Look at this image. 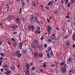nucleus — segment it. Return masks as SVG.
<instances>
[{
	"label": "nucleus",
	"instance_id": "nucleus-1",
	"mask_svg": "<svg viewBox=\"0 0 75 75\" xmlns=\"http://www.w3.org/2000/svg\"><path fill=\"white\" fill-rule=\"evenodd\" d=\"M20 52L19 50H17L16 52H14L13 53V55L14 56H17L18 57H20L22 55V54H20Z\"/></svg>",
	"mask_w": 75,
	"mask_h": 75
},
{
	"label": "nucleus",
	"instance_id": "nucleus-2",
	"mask_svg": "<svg viewBox=\"0 0 75 75\" xmlns=\"http://www.w3.org/2000/svg\"><path fill=\"white\" fill-rule=\"evenodd\" d=\"M23 42H20L19 43V49H20V50H21V49L22 48V47H23Z\"/></svg>",
	"mask_w": 75,
	"mask_h": 75
},
{
	"label": "nucleus",
	"instance_id": "nucleus-3",
	"mask_svg": "<svg viewBox=\"0 0 75 75\" xmlns=\"http://www.w3.org/2000/svg\"><path fill=\"white\" fill-rule=\"evenodd\" d=\"M51 26L49 25L47 26V30L48 31V32L49 34H48V35H50V33H51Z\"/></svg>",
	"mask_w": 75,
	"mask_h": 75
},
{
	"label": "nucleus",
	"instance_id": "nucleus-4",
	"mask_svg": "<svg viewBox=\"0 0 75 75\" xmlns=\"http://www.w3.org/2000/svg\"><path fill=\"white\" fill-rule=\"evenodd\" d=\"M34 19V15H31V18L30 19V22H32Z\"/></svg>",
	"mask_w": 75,
	"mask_h": 75
},
{
	"label": "nucleus",
	"instance_id": "nucleus-5",
	"mask_svg": "<svg viewBox=\"0 0 75 75\" xmlns=\"http://www.w3.org/2000/svg\"><path fill=\"white\" fill-rule=\"evenodd\" d=\"M22 52L23 54H26L27 52V49H23L22 50Z\"/></svg>",
	"mask_w": 75,
	"mask_h": 75
},
{
	"label": "nucleus",
	"instance_id": "nucleus-6",
	"mask_svg": "<svg viewBox=\"0 0 75 75\" xmlns=\"http://www.w3.org/2000/svg\"><path fill=\"white\" fill-rule=\"evenodd\" d=\"M54 2V1H50V2H49L48 4H47V6H50V5H51V3H52V5H53V3Z\"/></svg>",
	"mask_w": 75,
	"mask_h": 75
},
{
	"label": "nucleus",
	"instance_id": "nucleus-7",
	"mask_svg": "<svg viewBox=\"0 0 75 75\" xmlns=\"http://www.w3.org/2000/svg\"><path fill=\"white\" fill-rule=\"evenodd\" d=\"M11 72V70H9L8 71H6L5 72V74H6V75H8L9 74H10V73Z\"/></svg>",
	"mask_w": 75,
	"mask_h": 75
},
{
	"label": "nucleus",
	"instance_id": "nucleus-8",
	"mask_svg": "<svg viewBox=\"0 0 75 75\" xmlns=\"http://www.w3.org/2000/svg\"><path fill=\"white\" fill-rule=\"evenodd\" d=\"M34 55L35 58H37L38 57V52H34Z\"/></svg>",
	"mask_w": 75,
	"mask_h": 75
},
{
	"label": "nucleus",
	"instance_id": "nucleus-9",
	"mask_svg": "<svg viewBox=\"0 0 75 75\" xmlns=\"http://www.w3.org/2000/svg\"><path fill=\"white\" fill-rule=\"evenodd\" d=\"M31 28H32V30L33 31H34L35 29V27L34 25H31Z\"/></svg>",
	"mask_w": 75,
	"mask_h": 75
},
{
	"label": "nucleus",
	"instance_id": "nucleus-10",
	"mask_svg": "<svg viewBox=\"0 0 75 75\" xmlns=\"http://www.w3.org/2000/svg\"><path fill=\"white\" fill-rule=\"evenodd\" d=\"M66 44L67 46H68V47L70 45V42L68 41H67L66 42Z\"/></svg>",
	"mask_w": 75,
	"mask_h": 75
},
{
	"label": "nucleus",
	"instance_id": "nucleus-11",
	"mask_svg": "<svg viewBox=\"0 0 75 75\" xmlns=\"http://www.w3.org/2000/svg\"><path fill=\"white\" fill-rule=\"evenodd\" d=\"M32 47L33 49H34L35 50V49L37 48V46L36 45H35V44H33V45Z\"/></svg>",
	"mask_w": 75,
	"mask_h": 75
},
{
	"label": "nucleus",
	"instance_id": "nucleus-12",
	"mask_svg": "<svg viewBox=\"0 0 75 75\" xmlns=\"http://www.w3.org/2000/svg\"><path fill=\"white\" fill-rule=\"evenodd\" d=\"M62 70L64 72H66V71H67V70L65 67L63 68Z\"/></svg>",
	"mask_w": 75,
	"mask_h": 75
},
{
	"label": "nucleus",
	"instance_id": "nucleus-13",
	"mask_svg": "<svg viewBox=\"0 0 75 75\" xmlns=\"http://www.w3.org/2000/svg\"><path fill=\"white\" fill-rule=\"evenodd\" d=\"M47 57L48 58H50L51 57L50 56V53H47Z\"/></svg>",
	"mask_w": 75,
	"mask_h": 75
},
{
	"label": "nucleus",
	"instance_id": "nucleus-14",
	"mask_svg": "<svg viewBox=\"0 0 75 75\" xmlns=\"http://www.w3.org/2000/svg\"><path fill=\"white\" fill-rule=\"evenodd\" d=\"M34 42L35 44H38V40L36 39H35L34 40Z\"/></svg>",
	"mask_w": 75,
	"mask_h": 75
},
{
	"label": "nucleus",
	"instance_id": "nucleus-15",
	"mask_svg": "<svg viewBox=\"0 0 75 75\" xmlns=\"http://www.w3.org/2000/svg\"><path fill=\"white\" fill-rule=\"evenodd\" d=\"M25 74L26 75H30V72H29V71H26Z\"/></svg>",
	"mask_w": 75,
	"mask_h": 75
},
{
	"label": "nucleus",
	"instance_id": "nucleus-16",
	"mask_svg": "<svg viewBox=\"0 0 75 75\" xmlns=\"http://www.w3.org/2000/svg\"><path fill=\"white\" fill-rule=\"evenodd\" d=\"M38 56L39 57L41 58L42 57V54L41 53H39L38 54Z\"/></svg>",
	"mask_w": 75,
	"mask_h": 75
},
{
	"label": "nucleus",
	"instance_id": "nucleus-17",
	"mask_svg": "<svg viewBox=\"0 0 75 75\" xmlns=\"http://www.w3.org/2000/svg\"><path fill=\"white\" fill-rule=\"evenodd\" d=\"M51 49H52V48L51 47H49L47 48V51H51Z\"/></svg>",
	"mask_w": 75,
	"mask_h": 75
},
{
	"label": "nucleus",
	"instance_id": "nucleus-18",
	"mask_svg": "<svg viewBox=\"0 0 75 75\" xmlns=\"http://www.w3.org/2000/svg\"><path fill=\"white\" fill-rule=\"evenodd\" d=\"M37 27V30H36V32L37 31H39V30H40V26H38Z\"/></svg>",
	"mask_w": 75,
	"mask_h": 75
},
{
	"label": "nucleus",
	"instance_id": "nucleus-19",
	"mask_svg": "<svg viewBox=\"0 0 75 75\" xmlns=\"http://www.w3.org/2000/svg\"><path fill=\"white\" fill-rule=\"evenodd\" d=\"M73 72V70H69V74L71 75V74H72V73H71V72Z\"/></svg>",
	"mask_w": 75,
	"mask_h": 75
},
{
	"label": "nucleus",
	"instance_id": "nucleus-20",
	"mask_svg": "<svg viewBox=\"0 0 75 75\" xmlns=\"http://www.w3.org/2000/svg\"><path fill=\"white\" fill-rule=\"evenodd\" d=\"M12 44H14L15 46H16V45H17V43H16V42H15L14 41H13L12 42Z\"/></svg>",
	"mask_w": 75,
	"mask_h": 75
},
{
	"label": "nucleus",
	"instance_id": "nucleus-21",
	"mask_svg": "<svg viewBox=\"0 0 75 75\" xmlns=\"http://www.w3.org/2000/svg\"><path fill=\"white\" fill-rule=\"evenodd\" d=\"M50 54L51 56V57H53V56H54V54H53V52H52V51H51L50 52Z\"/></svg>",
	"mask_w": 75,
	"mask_h": 75
},
{
	"label": "nucleus",
	"instance_id": "nucleus-22",
	"mask_svg": "<svg viewBox=\"0 0 75 75\" xmlns=\"http://www.w3.org/2000/svg\"><path fill=\"white\" fill-rule=\"evenodd\" d=\"M32 5L33 6H34V7H35L36 6V4H35V3H34V2H33L32 4Z\"/></svg>",
	"mask_w": 75,
	"mask_h": 75
},
{
	"label": "nucleus",
	"instance_id": "nucleus-23",
	"mask_svg": "<svg viewBox=\"0 0 75 75\" xmlns=\"http://www.w3.org/2000/svg\"><path fill=\"white\" fill-rule=\"evenodd\" d=\"M72 38L73 40H75V34L73 35Z\"/></svg>",
	"mask_w": 75,
	"mask_h": 75
},
{
	"label": "nucleus",
	"instance_id": "nucleus-24",
	"mask_svg": "<svg viewBox=\"0 0 75 75\" xmlns=\"http://www.w3.org/2000/svg\"><path fill=\"white\" fill-rule=\"evenodd\" d=\"M71 61H72V59L70 57L68 59V61L69 62H71Z\"/></svg>",
	"mask_w": 75,
	"mask_h": 75
},
{
	"label": "nucleus",
	"instance_id": "nucleus-25",
	"mask_svg": "<svg viewBox=\"0 0 75 75\" xmlns=\"http://www.w3.org/2000/svg\"><path fill=\"white\" fill-rule=\"evenodd\" d=\"M27 66H28V67L26 68V71H29V68H28L29 65H28V64H27Z\"/></svg>",
	"mask_w": 75,
	"mask_h": 75
},
{
	"label": "nucleus",
	"instance_id": "nucleus-26",
	"mask_svg": "<svg viewBox=\"0 0 75 75\" xmlns=\"http://www.w3.org/2000/svg\"><path fill=\"white\" fill-rule=\"evenodd\" d=\"M36 23H39V21L38 20V19H34Z\"/></svg>",
	"mask_w": 75,
	"mask_h": 75
},
{
	"label": "nucleus",
	"instance_id": "nucleus-27",
	"mask_svg": "<svg viewBox=\"0 0 75 75\" xmlns=\"http://www.w3.org/2000/svg\"><path fill=\"white\" fill-rule=\"evenodd\" d=\"M0 54L1 57H4V53H1Z\"/></svg>",
	"mask_w": 75,
	"mask_h": 75
},
{
	"label": "nucleus",
	"instance_id": "nucleus-28",
	"mask_svg": "<svg viewBox=\"0 0 75 75\" xmlns=\"http://www.w3.org/2000/svg\"><path fill=\"white\" fill-rule=\"evenodd\" d=\"M39 71H40L41 72L44 73V70L43 69H39Z\"/></svg>",
	"mask_w": 75,
	"mask_h": 75
},
{
	"label": "nucleus",
	"instance_id": "nucleus-29",
	"mask_svg": "<svg viewBox=\"0 0 75 75\" xmlns=\"http://www.w3.org/2000/svg\"><path fill=\"white\" fill-rule=\"evenodd\" d=\"M38 47L40 50H41V49H42V46H41L40 45Z\"/></svg>",
	"mask_w": 75,
	"mask_h": 75
},
{
	"label": "nucleus",
	"instance_id": "nucleus-30",
	"mask_svg": "<svg viewBox=\"0 0 75 75\" xmlns=\"http://www.w3.org/2000/svg\"><path fill=\"white\" fill-rule=\"evenodd\" d=\"M28 28L29 30H30V31L31 30V26H30V25L28 26Z\"/></svg>",
	"mask_w": 75,
	"mask_h": 75
},
{
	"label": "nucleus",
	"instance_id": "nucleus-31",
	"mask_svg": "<svg viewBox=\"0 0 75 75\" xmlns=\"http://www.w3.org/2000/svg\"><path fill=\"white\" fill-rule=\"evenodd\" d=\"M45 7L46 9H47V10H49V7L47 6H45Z\"/></svg>",
	"mask_w": 75,
	"mask_h": 75
},
{
	"label": "nucleus",
	"instance_id": "nucleus-32",
	"mask_svg": "<svg viewBox=\"0 0 75 75\" xmlns=\"http://www.w3.org/2000/svg\"><path fill=\"white\" fill-rule=\"evenodd\" d=\"M70 4H71L70 3H69L68 4H67V7H70Z\"/></svg>",
	"mask_w": 75,
	"mask_h": 75
},
{
	"label": "nucleus",
	"instance_id": "nucleus-33",
	"mask_svg": "<svg viewBox=\"0 0 75 75\" xmlns=\"http://www.w3.org/2000/svg\"><path fill=\"white\" fill-rule=\"evenodd\" d=\"M6 7L7 8H10V6L8 4H7L6 5Z\"/></svg>",
	"mask_w": 75,
	"mask_h": 75
},
{
	"label": "nucleus",
	"instance_id": "nucleus-34",
	"mask_svg": "<svg viewBox=\"0 0 75 75\" xmlns=\"http://www.w3.org/2000/svg\"><path fill=\"white\" fill-rule=\"evenodd\" d=\"M75 1V0H72V1H71L70 2L71 4H73V3L74 2V1Z\"/></svg>",
	"mask_w": 75,
	"mask_h": 75
},
{
	"label": "nucleus",
	"instance_id": "nucleus-35",
	"mask_svg": "<svg viewBox=\"0 0 75 75\" xmlns=\"http://www.w3.org/2000/svg\"><path fill=\"white\" fill-rule=\"evenodd\" d=\"M38 19V16L37 15L35 16L34 19Z\"/></svg>",
	"mask_w": 75,
	"mask_h": 75
},
{
	"label": "nucleus",
	"instance_id": "nucleus-36",
	"mask_svg": "<svg viewBox=\"0 0 75 75\" xmlns=\"http://www.w3.org/2000/svg\"><path fill=\"white\" fill-rule=\"evenodd\" d=\"M35 67H32V69L33 70V71H34V70H35Z\"/></svg>",
	"mask_w": 75,
	"mask_h": 75
},
{
	"label": "nucleus",
	"instance_id": "nucleus-37",
	"mask_svg": "<svg viewBox=\"0 0 75 75\" xmlns=\"http://www.w3.org/2000/svg\"><path fill=\"white\" fill-rule=\"evenodd\" d=\"M3 63V61H1L0 62V66H1V65H2V63Z\"/></svg>",
	"mask_w": 75,
	"mask_h": 75
},
{
	"label": "nucleus",
	"instance_id": "nucleus-38",
	"mask_svg": "<svg viewBox=\"0 0 75 75\" xmlns=\"http://www.w3.org/2000/svg\"><path fill=\"white\" fill-rule=\"evenodd\" d=\"M5 71H8V70H9V69H8L7 68H6L4 69Z\"/></svg>",
	"mask_w": 75,
	"mask_h": 75
},
{
	"label": "nucleus",
	"instance_id": "nucleus-39",
	"mask_svg": "<svg viewBox=\"0 0 75 75\" xmlns=\"http://www.w3.org/2000/svg\"><path fill=\"white\" fill-rule=\"evenodd\" d=\"M48 41L49 42H52V40L51 39H49L48 40Z\"/></svg>",
	"mask_w": 75,
	"mask_h": 75
},
{
	"label": "nucleus",
	"instance_id": "nucleus-40",
	"mask_svg": "<svg viewBox=\"0 0 75 75\" xmlns=\"http://www.w3.org/2000/svg\"><path fill=\"white\" fill-rule=\"evenodd\" d=\"M21 20H23V21H25V20L24 19V18H21Z\"/></svg>",
	"mask_w": 75,
	"mask_h": 75
},
{
	"label": "nucleus",
	"instance_id": "nucleus-41",
	"mask_svg": "<svg viewBox=\"0 0 75 75\" xmlns=\"http://www.w3.org/2000/svg\"><path fill=\"white\" fill-rule=\"evenodd\" d=\"M43 39H44V37H43V36L42 35L40 38V40H42Z\"/></svg>",
	"mask_w": 75,
	"mask_h": 75
},
{
	"label": "nucleus",
	"instance_id": "nucleus-42",
	"mask_svg": "<svg viewBox=\"0 0 75 75\" xmlns=\"http://www.w3.org/2000/svg\"><path fill=\"white\" fill-rule=\"evenodd\" d=\"M42 67H46L47 66L45 64H44L43 65Z\"/></svg>",
	"mask_w": 75,
	"mask_h": 75
},
{
	"label": "nucleus",
	"instance_id": "nucleus-43",
	"mask_svg": "<svg viewBox=\"0 0 75 75\" xmlns=\"http://www.w3.org/2000/svg\"><path fill=\"white\" fill-rule=\"evenodd\" d=\"M64 64V62H62L60 63V65H63Z\"/></svg>",
	"mask_w": 75,
	"mask_h": 75
},
{
	"label": "nucleus",
	"instance_id": "nucleus-44",
	"mask_svg": "<svg viewBox=\"0 0 75 75\" xmlns=\"http://www.w3.org/2000/svg\"><path fill=\"white\" fill-rule=\"evenodd\" d=\"M16 21H17V22L19 21H20V19H19V18H16Z\"/></svg>",
	"mask_w": 75,
	"mask_h": 75
},
{
	"label": "nucleus",
	"instance_id": "nucleus-45",
	"mask_svg": "<svg viewBox=\"0 0 75 75\" xmlns=\"http://www.w3.org/2000/svg\"><path fill=\"white\" fill-rule=\"evenodd\" d=\"M58 11H55L54 12V13L55 14L57 13H58Z\"/></svg>",
	"mask_w": 75,
	"mask_h": 75
},
{
	"label": "nucleus",
	"instance_id": "nucleus-46",
	"mask_svg": "<svg viewBox=\"0 0 75 75\" xmlns=\"http://www.w3.org/2000/svg\"><path fill=\"white\" fill-rule=\"evenodd\" d=\"M71 14V12H69L67 14V15L69 16V15H70Z\"/></svg>",
	"mask_w": 75,
	"mask_h": 75
},
{
	"label": "nucleus",
	"instance_id": "nucleus-47",
	"mask_svg": "<svg viewBox=\"0 0 75 75\" xmlns=\"http://www.w3.org/2000/svg\"><path fill=\"white\" fill-rule=\"evenodd\" d=\"M11 27L13 28H16V27H15V26H14V25L11 26Z\"/></svg>",
	"mask_w": 75,
	"mask_h": 75
},
{
	"label": "nucleus",
	"instance_id": "nucleus-48",
	"mask_svg": "<svg viewBox=\"0 0 75 75\" xmlns=\"http://www.w3.org/2000/svg\"><path fill=\"white\" fill-rule=\"evenodd\" d=\"M22 4L23 6H24V5L25 4V3H24V2H22Z\"/></svg>",
	"mask_w": 75,
	"mask_h": 75
},
{
	"label": "nucleus",
	"instance_id": "nucleus-49",
	"mask_svg": "<svg viewBox=\"0 0 75 75\" xmlns=\"http://www.w3.org/2000/svg\"><path fill=\"white\" fill-rule=\"evenodd\" d=\"M9 19H10V20H13V17H10Z\"/></svg>",
	"mask_w": 75,
	"mask_h": 75
},
{
	"label": "nucleus",
	"instance_id": "nucleus-50",
	"mask_svg": "<svg viewBox=\"0 0 75 75\" xmlns=\"http://www.w3.org/2000/svg\"><path fill=\"white\" fill-rule=\"evenodd\" d=\"M56 30H57L58 31V30H59V27H56Z\"/></svg>",
	"mask_w": 75,
	"mask_h": 75
},
{
	"label": "nucleus",
	"instance_id": "nucleus-51",
	"mask_svg": "<svg viewBox=\"0 0 75 75\" xmlns=\"http://www.w3.org/2000/svg\"><path fill=\"white\" fill-rule=\"evenodd\" d=\"M10 17L11 18L14 17V16L13 15H11L10 16Z\"/></svg>",
	"mask_w": 75,
	"mask_h": 75
},
{
	"label": "nucleus",
	"instance_id": "nucleus-52",
	"mask_svg": "<svg viewBox=\"0 0 75 75\" xmlns=\"http://www.w3.org/2000/svg\"><path fill=\"white\" fill-rule=\"evenodd\" d=\"M44 47L45 48H47V44H45L44 45Z\"/></svg>",
	"mask_w": 75,
	"mask_h": 75
},
{
	"label": "nucleus",
	"instance_id": "nucleus-53",
	"mask_svg": "<svg viewBox=\"0 0 75 75\" xmlns=\"http://www.w3.org/2000/svg\"><path fill=\"white\" fill-rule=\"evenodd\" d=\"M65 38V39H68V36L66 35Z\"/></svg>",
	"mask_w": 75,
	"mask_h": 75
},
{
	"label": "nucleus",
	"instance_id": "nucleus-54",
	"mask_svg": "<svg viewBox=\"0 0 75 75\" xmlns=\"http://www.w3.org/2000/svg\"><path fill=\"white\" fill-rule=\"evenodd\" d=\"M69 0H66V4H68V2Z\"/></svg>",
	"mask_w": 75,
	"mask_h": 75
},
{
	"label": "nucleus",
	"instance_id": "nucleus-55",
	"mask_svg": "<svg viewBox=\"0 0 75 75\" xmlns=\"http://www.w3.org/2000/svg\"><path fill=\"white\" fill-rule=\"evenodd\" d=\"M17 34V32H15L13 33V34Z\"/></svg>",
	"mask_w": 75,
	"mask_h": 75
},
{
	"label": "nucleus",
	"instance_id": "nucleus-56",
	"mask_svg": "<svg viewBox=\"0 0 75 75\" xmlns=\"http://www.w3.org/2000/svg\"><path fill=\"white\" fill-rule=\"evenodd\" d=\"M35 72L36 73H38V72H39V71L38 70H36Z\"/></svg>",
	"mask_w": 75,
	"mask_h": 75
},
{
	"label": "nucleus",
	"instance_id": "nucleus-57",
	"mask_svg": "<svg viewBox=\"0 0 75 75\" xmlns=\"http://www.w3.org/2000/svg\"><path fill=\"white\" fill-rule=\"evenodd\" d=\"M22 10V9L21 8H20V12H21V13L22 12V11H21Z\"/></svg>",
	"mask_w": 75,
	"mask_h": 75
},
{
	"label": "nucleus",
	"instance_id": "nucleus-58",
	"mask_svg": "<svg viewBox=\"0 0 75 75\" xmlns=\"http://www.w3.org/2000/svg\"><path fill=\"white\" fill-rule=\"evenodd\" d=\"M12 41H16V40H14V38H12Z\"/></svg>",
	"mask_w": 75,
	"mask_h": 75
},
{
	"label": "nucleus",
	"instance_id": "nucleus-59",
	"mask_svg": "<svg viewBox=\"0 0 75 75\" xmlns=\"http://www.w3.org/2000/svg\"><path fill=\"white\" fill-rule=\"evenodd\" d=\"M47 21L48 23H50V20H49V19H47Z\"/></svg>",
	"mask_w": 75,
	"mask_h": 75
},
{
	"label": "nucleus",
	"instance_id": "nucleus-60",
	"mask_svg": "<svg viewBox=\"0 0 75 75\" xmlns=\"http://www.w3.org/2000/svg\"><path fill=\"white\" fill-rule=\"evenodd\" d=\"M8 43L9 44V45H11V44L10 43V42H8Z\"/></svg>",
	"mask_w": 75,
	"mask_h": 75
},
{
	"label": "nucleus",
	"instance_id": "nucleus-61",
	"mask_svg": "<svg viewBox=\"0 0 75 75\" xmlns=\"http://www.w3.org/2000/svg\"><path fill=\"white\" fill-rule=\"evenodd\" d=\"M66 18H69V16H66Z\"/></svg>",
	"mask_w": 75,
	"mask_h": 75
},
{
	"label": "nucleus",
	"instance_id": "nucleus-62",
	"mask_svg": "<svg viewBox=\"0 0 75 75\" xmlns=\"http://www.w3.org/2000/svg\"><path fill=\"white\" fill-rule=\"evenodd\" d=\"M72 47H73V48H75V45H73Z\"/></svg>",
	"mask_w": 75,
	"mask_h": 75
},
{
	"label": "nucleus",
	"instance_id": "nucleus-63",
	"mask_svg": "<svg viewBox=\"0 0 75 75\" xmlns=\"http://www.w3.org/2000/svg\"><path fill=\"white\" fill-rule=\"evenodd\" d=\"M16 23H17V24H20V22L19 21L17 22L16 21Z\"/></svg>",
	"mask_w": 75,
	"mask_h": 75
},
{
	"label": "nucleus",
	"instance_id": "nucleus-64",
	"mask_svg": "<svg viewBox=\"0 0 75 75\" xmlns=\"http://www.w3.org/2000/svg\"><path fill=\"white\" fill-rule=\"evenodd\" d=\"M2 44V42L1 41H0V45Z\"/></svg>",
	"mask_w": 75,
	"mask_h": 75
}]
</instances>
